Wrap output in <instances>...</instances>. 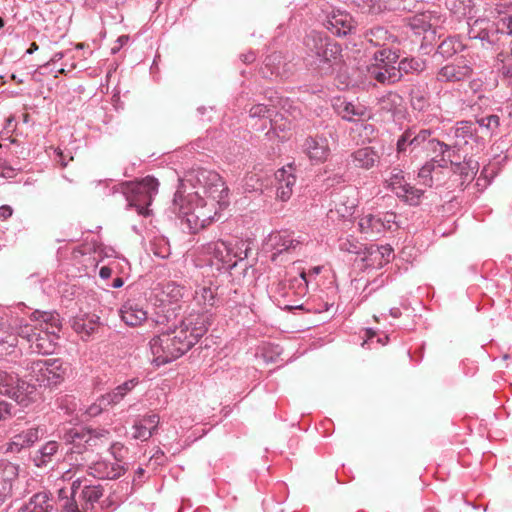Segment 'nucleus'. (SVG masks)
<instances>
[{
	"instance_id": "1",
	"label": "nucleus",
	"mask_w": 512,
	"mask_h": 512,
	"mask_svg": "<svg viewBox=\"0 0 512 512\" xmlns=\"http://www.w3.org/2000/svg\"><path fill=\"white\" fill-rule=\"evenodd\" d=\"M228 188L221 176L211 170L198 169L181 180L173 199L174 210L185 222L191 232L209 224L215 205L227 203Z\"/></svg>"
},
{
	"instance_id": "2",
	"label": "nucleus",
	"mask_w": 512,
	"mask_h": 512,
	"mask_svg": "<svg viewBox=\"0 0 512 512\" xmlns=\"http://www.w3.org/2000/svg\"><path fill=\"white\" fill-rule=\"evenodd\" d=\"M305 61L321 75L333 74L342 61L341 46L317 31H311L304 39Z\"/></svg>"
},
{
	"instance_id": "3",
	"label": "nucleus",
	"mask_w": 512,
	"mask_h": 512,
	"mask_svg": "<svg viewBox=\"0 0 512 512\" xmlns=\"http://www.w3.org/2000/svg\"><path fill=\"white\" fill-rule=\"evenodd\" d=\"M194 345L187 338V330L175 327L173 330L162 332L150 340V350L153 355V362L157 365H164L181 357Z\"/></svg>"
},
{
	"instance_id": "4",
	"label": "nucleus",
	"mask_w": 512,
	"mask_h": 512,
	"mask_svg": "<svg viewBox=\"0 0 512 512\" xmlns=\"http://www.w3.org/2000/svg\"><path fill=\"white\" fill-rule=\"evenodd\" d=\"M158 187V180L147 176L139 181L122 182L114 187V192L124 196L127 209L134 208L138 215L148 217L151 215L149 206L158 193Z\"/></svg>"
},
{
	"instance_id": "5",
	"label": "nucleus",
	"mask_w": 512,
	"mask_h": 512,
	"mask_svg": "<svg viewBox=\"0 0 512 512\" xmlns=\"http://www.w3.org/2000/svg\"><path fill=\"white\" fill-rule=\"evenodd\" d=\"M430 129L410 127L398 138L396 150L399 155H418L421 151L432 153H444L450 150V146L432 137Z\"/></svg>"
},
{
	"instance_id": "6",
	"label": "nucleus",
	"mask_w": 512,
	"mask_h": 512,
	"mask_svg": "<svg viewBox=\"0 0 512 512\" xmlns=\"http://www.w3.org/2000/svg\"><path fill=\"white\" fill-rule=\"evenodd\" d=\"M20 365L26 372L24 377L30 381H35L39 386L61 383L68 371V365L60 358L25 359Z\"/></svg>"
},
{
	"instance_id": "7",
	"label": "nucleus",
	"mask_w": 512,
	"mask_h": 512,
	"mask_svg": "<svg viewBox=\"0 0 512 512\" xmlns=\"http://www.w3.org/2000/svg\"><path fill=\"white\" fill-rule=\"evenodd\" d=\"M31 320L39 322V331L32 338L30 349L37 354H51L56 347L57 332L60 330L59 315L55 312L34 311Z\"/></svg>"
},
{
	"instance_id": "8",
	"label": "nucleus",
	"mask_w": 512,
	"mask_h": 512,
	"mask_svg": "<svg viewBox=\"0 0 512 512\" xmlns=\"http://www.w3.org/2000/svg\"><path fill=\"white\" fill-rule=\"evenodd\" d=\"M468 36L470 39L480 40L485 48L499 44L501 35L512 36V15L501 18L494 23L486 18H478L468 22Z\"/></svg>"
},
{
	"instance_id": "9",
	"label": "nucleus",
	"mask_w": 512,
	"mask_h": 512,
	"mask_svg": "<svg viewBox=\"0 0 512 512\" xmlns=\"http://www.w3.org/2000/svg\"><path fill=\"white\" fill-rule=\"evenodd\" d=\"M199 253L208 257L211 264L218 265L219 270L230 271L235 268L238 262L244 261L247 257V250L234 252L231 247L222 240L211 241L201 245Z\"/></svg>"
},
{
	"instance_id": "10",
	"label": "nucleus",
	"mask_w": 512,
	"mask_h": 512,
	"mask_svg": "<svg viewBox=\"0 0 512 512\" xmlns=\"http://www.w3.org/2000/svg\"><path fill=\"white\" fill-rule=\"evenodd\" d=\"M110 432L103 428H72L64 435V439L77 448L80 453L82 449L97 447L108 442Z\"/></svg>"
},
{
	"instance_id": "11",
	"label": "nucleus",
	"mask_w": 512,
	"mask_h": 512,
	"mask_svg": "<svg viewBox=\"0 0 512 512\" xmlns=\"http://www.w3.org/2000/svg\"><path fill=\"white\" fill-rule=\"evenodd\" d=\"M34 390V386L21 380L17 373L0 371V395L23 403Z\"/></svg>"
},
{
	"instance_id": "12",
	"label": "nucleus",
	"mask_w": 512,
	"mask_h": 512,
	"mask_svg": "<svg viewBox=\"0 0 512 512\" xmlns=\"http://www.w3.org/2000/svg\"><path fill=\"white\" fill-rule=\"evenodd\" d=\"M331 214H336L339 218L347 219L351 217L358 205L357 191L352 186L332 193Z\"/></svg>"
},
{
	"instance_id": "13",
	"label": "nucleus",
	"mask_w": 512,
	"mask_h": 512,
	"mask_svg": "<svg viewBox=\"0 0 512 512\" xmlns=\"http://www.w3.org/2000/svg\"><path fill=\"white\" fill-rule=\"evenodd\" d=\"M211 324L212 316L205 312L197 315H190L181 322L178 328L185 327L187 330V338L192 341L193 345H195L206 333Z\"/></svg>"
},
{
	"instance_id": "14",
	"label": "nucleus",
	"mask_w": 512,
	"mask_h": 512,
	"mask_svg": "<svg viewBox=\"0 0 512 512\" xmlns=\"http://www.w3.org/2000/svg\"><path fill=\"white\" fill-rule=\"evenodd\" d=\"M18 475L19 466L17 464L0 460V502H5L12 496Z\"/></svg>"
},
{
	"instance_id": "15",
	"label": "nucleus",
	"mask_w": 512,
	"mask_h": 512,
	"mask_svg": "<svg viewBox=\"0 0 512 512\" xmlns=\"http://www.w3.org/2000/svg\"><path fill=\"white\" fill-rule=\"evenodd\" d=\"M323 25L336 36H346L356 28L352 16L344 11H333L326 17Z\"/></svg>"
},
{
	"instance_id": "16",
	"label": "nucleus",
	"mask_w": 512,
	"mask_h": 512,
	"mask_svg": "<svg viewBox=\"0 0 512 512\" xmlns=\"http://www.w3.org/2000/svg\"><path fill=\"white\" fill-rule=\"evenodd\" d=\"M471 73V66L461 60L441 67L437 72L436 78L440 82L456 83L468 79L471 76Z\"/></svg>"
},
{
	"instance_id": "17",
	"label": "nucleus",
	"mask_w": 512,
	"mask_h": 512,
	"mask_svg": "<svg viewBox=\"0 0 512 512\" xmlns=\"http://www.w3.org/2000/svg\"><path fill=\"white\" fill-rule=\"evenodd\" d=\"M160 417L158 414L150 413L138 417L132 426V438L147 441L157 430Z\"/></svg>"
},
{
	"instance_id": "18",
	"label": "nucleus",
	"mask_w": 512,
	"mask_h": 512,
	"mask_svg": "<svg viewBox=\"0 0 512 512\" xmlns=\"http://www.w3.org/2000/svg\"><path fill=\"white\" fill-rule=\"evenodd\" d=\"M302 147L304 153L313 162H324L330 155L328 140L322 136L307 137Z\"/></svg>"
},
{
	"instance_id": "19",
	"label": "nucleus",
	"mask_w": 512,
	"mask_h": 512,
	"mask_svg": "<svg viewBox=\"0 0 512 512\" xmlns=\"http://www.w3.org/2000/svg\"><path fill=\"white\" fill-rule=\"evenodd\" d=\"M119 313L122 321L132 327L141 325L148 317L143 305L134 299H128L121 306Z\"/></svg>"
},
{
	"instance_id": "20",
	"label": "nucleus",
	"mask_w": 512,
	"mask_h": 512,
	"mask_svg": "<svg viewBox=\"0 0 512 512\" xmlns=\"http://www.w3.org/2000/svg\"><path fill=\"white\" fill-rule=\"evenodd\" d=\"M277 180V198L281 201H288L293 193V187L296 184V176L293 174V167L281 168L275 173Z\"/></svg>"
},
{
	"instance_id": "21",
	"label": "nucleus",
	"mask_w": 512,
	"mask_h": 512,
	"mask_svg": "<svg viewBox=\"0 0 512 512\" xmlns=\"http://www.w3.org/2000/svg\"><path fill=\"white\" fill-rule=\"evenodd\" d=\"M269 244L275 250L272 256V260L275 261L277 254L295 250L301 244V241L294 238L292 233L281 231L272 233L269 236Z\"/></svg>"
},
{
	"instance_id": "22",
	"label": "nucleus",
	"mask_w": 512,
	"mask_h": 512,
	"mask_svg": "<svg viewBox=\"0 0 512 512\" xmlns=\"http://www.w3.org/2000/svg\"><path fill=\"white\" fill-rule=\"evenodd\" d=\"M89 474L99 479H116L120 477L125 469L120 463L108 460H99L89 466Z\"/></svg>"
},
{
	"instance_id": "23",
	"label": "nucleus",
	"mask_w": 512,
	"mask_h": 512,
	"mask_svg": "<svg viewBox=\"0 0 512 512\" xmlns=\"http://www.w3.org/2000/svg\"><path fill=\"white\" fill-rule=\"evenodd\" d=\"M476 135V129L471 121H459L449 130L448 137L453 141V146L462 148Z\"/></svg>"
},
{
	"instance_id": "24",
	"label": "nucleus",
	"mask_w": 512,
	"mask_h": 512,
	"mask_svg": "<svg viewBox=\"0 0 512 512\" xmlns=\"http://www.w3.org/2000/svg\"><path fill=\"white\" fill-rule=\"evenodd\" d=\"M53 502L51 494L41 491L29 498L18 510V512H52Z\"/></svg>"
},
{
	"instance_id": "25",
	"label": "nucleus",
	"mask_w": 512,
	"mask_h": 512,
	"mask_svg": "<svg viewBox=\"0 0 512 512\" xmlns=\"http://www.w3.org/2000/svg\"><path fill=\"white\" fill-rule=\"evenodd\" d=\"M369 76L377 82L385 85L394 84L400 81L402 74L396 65H388L385 67H368Z\"/></svg>"
},
{
	"instance_id": "26",
	"label": "nucleus",
	"mask_w": 512,
	"mask_h": 512,
	"mask_svg": "<svg viewBox=\"0 0 512 512\" xmlns=\"http://www.w3.org/2000/svg\"><path fill=\"white\" fill-rule=\"evenodd\" d=\"M18 339L16 334L10 331V325L0 319V357L17 354Z\"/></svg>"
},
{
	"instance_id": "27",
	"label": "nucleus",
	"mask_w": 512,
	"mask_h": 512,
	"mask_svg": "<svg viewBox=\"0 0 512 512\" xmlns=\"http://www.w3.org/2000/svg\"><path fill=\"white\" fill-rule=\"evenodd\" d=\"M355 167L369 170L379 162L380 156L372 147H362L351 154Z\"/></svg>"
},
{
	"instance_id": "28",
	"label": "nucleus",
	"mask_w": 512,
	"mask_h": 512,
	"mask_svg": "<svg viewBox=\"0 0 512 512\" xmlns=\"http://www.w3.org/2000/svg\"><path fill=\"white\" fill-rule=\"evenodd\" d=\"M359 229L361 233L368 238H375L384 232L383 222L378 214H366L359 220Z\"/></svg>"
},
{
	"instance_id": "29",
	"label": "nucleus",
	"mask_w": 512,
	"mask_h": 512,
	"mask_svg": "<svg viewBox=\"0 0 512 512\" xmlns=\"http://www.w3.org/2000/svg\"><path fill=\"white\" fill-rule=\"evenodd\" d=\"M43 435V431L39 427H30L13 436L11 446L20 451L23 448L32 446Z\"/></svg>"
},
{
	"instance_id": "30",
	"label": "nucleus",
	"mask_w": 512,
	"mask_h": 512,
	"mask_svg": "<svg viewBox=\"0 0 512 512\" xmlns=\"http://www.w3.org/2000/svg\"><path fill=\"white\" fill-rule=\"evenodd\" d=\"M362 13L378 15L385 10L395 9L392 0H353Z\"/></svg>"
},
{
	"instance_id": "31",
	"label": "nucleus",
	"mask_w": 512,
	"mask_h": 512,
	"mask_svg": "<svg viewBox=\"0 0 512 512\" xmlns=\"http://www.w3.org/2000/svg\"><path fill=\"white\" fill-rule=\"evenodd\" d=\"M139 383L138 378H132L118 385L113 391L102 396V402L106 405L118 404Z\"/></svg>"
},
{
	"instance_id": "32",
	"label": "nucleus",
	"mask_w": 512,
	"mask_h": 512,
	"mask_svg": "<svg viewBox=\"0 0 512 512\" xmlns=\"http://www.w3.org/2000/svg\"><path fill=\"white\" fill-rule=\"evenodd\" d=\"M339 115L347 121H356L368 117V111L365 106L343 101L338 107Z\"/></svg>"
},
{
	"instance_id": "33",
	"label": "nucleus",
	"mask_w": 512,
	"mask_h": 512,
	"mask_svg": "<svg viewBox=\"0 0 512 512\" xmlns=\"http://www.w3.org/2000/svg\"><path fill=\"white\" fill-rule=\"evenodd\" d=\"M365 39L375 47L387 48L386 45L390 41H394L395 37L382 26H376L366 31Z\"/></svg>"
},
{
	"instance_id": "34",
	"label": "nucleus",
	"mask_w": 512,
	"mask_h": 512,
	"mask_svg": "<svg viewBox=\"0 0 512 512\" xmlns=\"http://www.w3.org/2000/svg\"><path fill=\"white\" fill-rule=\"evenodd\" d=\"M103 487L100 485H84L81 491V498L83 500V509L87 512L94 509L97 503L103 496Z\"/></svg>"
},
{
	"instance_id": "35",
	"label": "nucleus",
	"mask_w": 512,
	"mask_h": 512,
	"mask_svg": "<svg viewBox=\"0 0 512 512\" xmlns=\"http://www.w3.org/2000/svg\"><path fill=\"white\" fill-rule=\"evenodd\" d=\"M399 59V55L392 51L390 48H383L376 51L373 55L374 63L369 67H385L388 65H396Z\"/></svg>"
},
{
	"instance_id": "36",
	"label": "nucleus",
	"mask_w": 512,
	"mask_h": 512,
	"mask_svg": "<svg viewBox=\"0 0 512 512\" xmlns=\"http://www.w3.org/2000/svg\"><path fill=\"white\" fill-rule=\"evenodd\" d=\"M464 45L457 37H448L443 40L437 49V53L444 58L452 57L454 54L462 51Z\"/></svg>"
},
{
	"instance_id": "37",
	"label": "nucleus",
	"mask_w": 512,
	"mask_h": 512,
	"mask_svg": "<svg viewBox=\"0 0 512 512\" xmlns=\"http://www.w3.org/2000/svg\"><path fill=\"white\" fill-rule=\"evenodd\" d=\"M195 300L205 308L214 307L217 303L216 288L206 286L200 287L195 291Z\"/></svg>"
},
{
	"instance_id": "38",
	"label": "nucleus",
	"mask_w": 512,
	"mask_h": 512,
	"mask_svg": "<svg viewBox=\"0 0 512 512\" xmlns=\"http://www.w3.org/2000/svg\"><path fill=\"white\" fill-rule=\"evenodd\" d=\"M423 194L424 190L415 188L408 183L404 184L403 187L396 193L398 198L403 199L410 205H418Z\"/></svg>"
},
{
	"instance_id": "39",
	"label": "nucleus",
	"mask_w": 512,
	"mask_h": 512,
	"mask_svg": "<svg viewBox=\"0 0 512 512\" xmlns=\"http://www.w3.org/2000/svg\"><path fill=\"white\" fill-rule=\"evenodd\" d=\"M59 444L56 441H48L38 451L34 461L38 467L45 466L51 461L52 456L58 451Z\"/></svg>"
},
{
	"instance_id": "40",
	"label": "nucleus",
	"mask_w": 512,
	"mask_h": 512,
	"mask_svg": "<svg viewBox=\"0 0 512 512\" xmlns=\"http://www.w3.org/2000/svg\"><path fill=\"white\" fill-rule=\"evenodd\" d=\"M446 6L456 17H466L472 11V0H446Z\"/></svg>"
},
{
	"instance_id": "41",
	"label": "nucleus",
	"mask_w": 512,
	"mask_h": 512,
	"mask_svg": "<svg viewBox=\"0 0 512 512\" xmlns=\"http://www.w3.org/2000/svg\"><path fill=\"white\" fill-rule=\"evenodd\" d=\"M426 67L425 60L421 58H404L398 63L400 73H419Z\"/></svg>"
},
{
	"instance_id": "42",
	"label": "nucleus",
	"mask_w": 512,
	"mask_h": 512,
	"mask_svg": "<svg viewBox=\"0 0 512 512\" xmlns=\"http://www.w3.org/2000/svg\"><path fill=\"white\" fill-rule=\"evenodd\" d=\"M17 338L21 337L23 340H26L29 344L32 341V338L37 334L39 331V322L37 324L32 325L28 323L27 321L21 319L19 323L17 324Z\"/></svg>"
},
{
	"instance_id": "43",
	"label": "nucleus",
	"mask_w": 512,
	"mask_h": 512,
	"mask_svg": "<svg viewBox=\"0 0 512 512\" xmlns=\"http://www.w3.org/2000/svg\"><path fill=\"white\" fill-rule=\"evenodd\" d=\"M72 327L75 332L89 336L94 332L96 328V322L93 319L75 317L72 321Z\"/></svg>"
},
{
	"instance_id": "44",
	"label": "nucleus",
	"mask_w": 512,
	"mask_h": 512,
	"mask_svg": "<svg viewBox=\"0 0 512 512\" xmlns=\"http://www.w3.org/2000/svg\"><path fill=\"white\" fill-rule=\"evenodd\" d=\"M479 127L487 130L491 136L496 135L500 126V117L498 115H487L476 119Z\"/></svg>"
},
{
	"instance_id": "45",
	"label": "nucleus",
	"mask_w": 512,
	"mask_h": 512,
	"mask_svg": "<svg viewBox=\"0 0 512 512\" xmlns=\"http://www.w3.org/2000/svg\"><path fill=\"white\" fill-rule=\"evenodd\" d=\"M410 103L414 110L423 111L429 104L428 94L419 88L412 89Z\"/></svg>"
},
{
	"instance_id": "46",
	"label": "nucleus",
	"mask_w": 512,
	"mask_h": 512,
	"mask_svg": "<svg viewBox=\"0 0 512 512\" xmlns=\"http://www.w3.org/2000/svg\"><path fill=\"white\" fill-rule=\"evenodd\" d=\"M387 187L390 188L396 194L404 184H406L404 173L402 170L393 168L390 176L386 179Z\"/></svg>"
},
{
	"instance_id": "47",
	"label": "nucleus",
	"mask_w": 512,
	"mask_h": 512,
	"mask_svg": "<svg viewBox=\"0 0 512 512\" xmlns=\"http://www.w3.org/2000/svg\"><path fill=\"white\" fill-rule=\"evenodd\" d=\"M411 27L417 30L416 33H420V31L426 32L434 27V23H432L430 15L420 14L412 18Z\"/></svg>"
},
{
	"instance_id": "48",
	"label": "nucleus",
	"mask_w": 512,
	"mask_h": 512,
	"mask_svg": "<svg viewBox=\"0 0 512 512\" xmlns=\"http://www.w3.org/2000/svg\"><path fill=\"white\" fill-rule=\"evenodd\" d=\"M436 168V160L432 158L427 161L419 170L418 177L422 180V184L428 187L432 186V172Z\"/></svg>"
},
{
	"instance_id": "49",
	"label": "nucleus",
	"mask_w": 512,
	"mask_h": 512,
	"mask_svg": "<svg viewBox=\"0 0 512 512\" xmlns=\"http://www.w3.org/2000/svg\"><path fill=\"white\" fill-rule=\"evenodd\" d=\"M273 113L274 110L264 104L254 105L249 110V115L251 118H262L265 119V122L268 120L271 126L273 125L271 119Z\"/></svg>"
},
{
	"instance_id": "50",
	"label": "nucleus",
	"mask_w": 512,
	"mask_h": 512,
	"mask_svg": "<svg viewBox=\"0 0 512 512\" xmlns=\"http://www.w3.org/2000/svg\"><path fill=\"white\" fill-rule=\"evenodd\" d=\"M339 248L340 250L348 253L359 254L362 249V245L354 239L347 238L340 241Z\"/></svg>"
},
{
	"instance_id": "51",
	"label": "nucleus",
	"mask_w": 512,
	"mask_h": 512,
	"mask_svg": "<svg viewBox=\"0 0 512 512\" xmlns=\"http://www.w3.org/2000/svg\"><path fill=\"white\" fill-rule=\"evenodd\" d=\"M280 59H281V56L277 53H274L265 59V66L272 67L271 74H275L277 76L284 75V71H282L279 66H274L275 62L280 61Z\"/></svg>"
},
{
	"instance_id": "52",
	"label": "nucleus",
	"mask_w": 512,
	"mask_h": 512,
	"mask_svg": "<svg viewBox=\"0 0 512 512\" xmlns=\"http://www.w3.org/2000/svg\"><path fill=\"white\" fill-rule=\"evenodd\" d=\"M62 512H87L83 508L80 509L75 498L65 496V502L62 504Z\"/></svg>"
},
{
	"instance_id": "53",
	"label": "nucleus",
	"mask_w": 512,
	"mask_h": 512,
	"mask_svg": "<svg viewBox=\"0 0 512 512\" xmlns=\"http://www.w3.org/2000/svg\"><path fill=\"white\" fill-rule=\"evenodd\" d=\"M381 222H383L384 231L391 228V225L395 223L396 214L393 212L379 213Z\"/></svg>"
},
{
	"instance_id": "54",
	"label": "nucleus",
	"mask_w": 512,
	"mask_h": 512,
	"mask_svg": "<svg viewBox=\"0 0 512 512\" xmlns=\"http://www.w3.org/2000/svg\"><path fill=\"white\" fill-rule=\"evenodd\" d=\"M12 405L5 401H0V421H5L12 416Z\"/></svg>"
},
{
	"instance_id": "55",
	"label": "nucleus",
	"mask_w": 512,
	"mask_h": 512,
	"mask_svg": "<svg viewBox=\"0 0 512 512\" xmlns=\"http://www.w3.org/2000/svg\"><path fill=\"white\" fill-rule=\"evenodd\" d=\"M502 72L507 77H512V49L510 54L502 61Z\"/></svg>"
},
{
	"instance_id": "56",
	"label": "nucleus",
	"mask_w": 512,
	"mask_h": 512,
	"mask_svg": "<svg viewBox=\"0 0 512 512\" xmlns=\"http://www.w3.org/2000/svg\"><path fill=\"white\" fill-rule=\"evenodd\" d=\"M124 450V446L120 443H114L111 446V454L114 456L115 462L120 463L122 462V451Z\"/></svg>"
},
{
	"instance_id": "57",
	"label": "nucleus",
	"mask_w": 512,
	"mask_h": 512,
	"mask_svg": "<svg viewBox=\"0 0 512 512\" xmlns=\"http://www.w3.org/2000/svg\"><path fill=\"white\" fill-rule=\"evenodd\" d=\"M107 406L104 402H102V398L100 399V403L99 404H94L92 406H90L88 409H87V414L91 417H94V416H97L101 411L102 409Z\"/></svg>"
},
{
	"instance_id": "58",
	"label": "nucleus",
	"mask_w": 512,
	"mask_h": 512,
	"mask_svg": "<svg viewBox=\"0 0 512 512\" xmlns=\"http://www.w3.org/2000/svg\"><path fill=\"white\" fill-rule=\"evenodd\" d=\"M14 175V169L5 162L0 161V176L10 178Z\"/></svg>"
},
{
	"instance_id": "59",
	"label": "nucleus",
	"mask_w": 512,
	"mask_h": 512,
	"mask_svg": "<svg viewBox=\"0 0 512 512\" xmlns=\"http://www.w3.org/2000/svg\"><path fill=\"white\" fill-rule=\"evenodd\" d=\"M446 153L447 152L439 153L441 155L440 159L434 158L436 160V167L444 168V167H447L448 162L453 163V161L450 159L451 156L448 155L446 157Z\"/></svg>"
},
{
	"instance_id": "60",
	"label": "nucleus",
	"mask_w": 512,
	"mask_h": 512,
	"mask_svg": "<svg viewBox=\"0 0 512 512\" xmlns=\"http://www.w3.org/2000/svg\"><path fill=\"white\" fill-rule=\"evenodd\" d=\"M392 251H393L392 248L388 245L376 247V249H375V252L380 254L382 258L387 257V259L391 255Z\"/></svg>"
},
{
	"instance_id": "61",
	"label": "nucleus",
	"mask_w": 512,
	"mask_h": 512,
	"mask_svg": "<svg viewBox=\"0 0 512 512\" xmlns=\"http://www.w3.org/2000/svg\"><path fill=\"white\" fill-rule=\"evenodd\" d=\"M56 154H57V156L59 158L58 159V163L63 168H65L68 165V161L69 160H73L72 156H69V158L67 159V157L64 155V153L60 149L56 150Z\"/></svg>"
},
{
	"instance_id": "62",
	"label": "nucleus",
	"mask_w": 512,
	"mask_h": 512,
	"mask_svg": "<svg viewBox=\"0 0 512 512\" xmlns=\"http://www.w3.org/2000/svg\"><path fill=\"white\" fill-rule=\"evenodd\" d=\"M12 213H13V210L10 206L8 205H3L0 207V219H8L9 217L12 216Z\"/></svg>"
},
{
	"instance_id": "63",
	"label": "nucleus",
	"mask_w": 512,
	"mask_h": 512,
	"mask_svg": "<svg viewBox=\"0 0 512 512\" xmlns=\"http://www.w3.org/2000/svg\"><path fill=\"white\" fill-rule=\"evenodd\" d=\"M82 483H83V481L80 478H77L72 482L71 489H70L71 494L69 497L75 498L77 491L83 486Z\"/></svg>"
},
{
	"instance_id": "64",
	"label": "nucleus",
	"mask_w": 512,
	"mask_h": 512,
	"mask_svg": "<svg viewBox=\"0 0 512 512\" xmlns=\"http://www.w3.org/2000/svg\"><path fill=\"white\" fill-rule=\"evenodd\" d=\"M112 275V269L107 267V266H103L100 268V271H99V276L102 278V279H108L110 278Z\"/></svg>"
}]
</instances>
